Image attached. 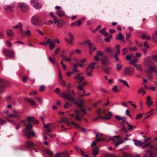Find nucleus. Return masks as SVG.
I'll return each instance as SVG.
<instances>
[{
	"mask_svg": "<svg viewBox=\"0 0 157 157\" xmlns=\"http://www.w3.org/2000/svg\"><path fill=\"white\" fill-rule=\"evenodd\" d=\"M32 24L35 26H39L42 24V21L40 18L37 15H33L31 18Z\"/></svg>",
	"mask_w": 157,
	"mask_h": 157,
	"instance_id": "1",
	"label": "nucleus"
},
{
	"mask_svg": "<svg viewBox=\"0 0 157 157\" xmlns=\"http://www.w3.org/2000/svg\"><path fill=\"white\" fill-rule=\"evenodd\" d=\"M81 111L83 113V114L81 115H80V111L77 109H75V113L76 114L75 119L76 120L80 121H81V119L83 118L84 115L86 114L87 112L86 110L84 108H82Z\"/></svg>",
	"mask_w": 157,
	"mask_h": 157,
	"instance_id": "2",
	"label": "nucleus"
},
{
	"mask_svg": "<svg viewBox=\"0 0 157 157\" xmlns=\"http://www.w3.org/2000/svg\"><path fill=\"white\" fill-rule=\"evenodd\" d=\"M67 93H66L65 91L62 93V94L64 98H66L70 101H74L75 100V98L73 96L71 95L70 90L67 89Z\"/></svg>",
	"mask_w": 157,
	"mask_h": 157,
	"instance_id": "3",
	"label": "nucleus"
},
{
	"mask_svg": "<svg viewBox=\"0 0 157 157\" xmlns=\"http://www.w3.org/2000/svg\"><path fill=\"white\" fill-rule=\"evenodd\" d=\"M10 83L7 81L0 79V93H2L4 91L5 87L9 86Z\"/></svg>",
	"mask_w": 157,
	"mask_h": 157,
	"instance_id": "4",
	"label": "nucleus"
},
{
	"mask_svg": "<svg viewBox=\"0 0 157 157\" xmlns=\"http://www.w3.org/2000/svg\"><path fill=\"white\" fill-rule=\"evenodd\" d=\"M134 71V68L130 67H126L124 70V74L126 76H131Z\"/></svg>",
	"mask_w": 157,
	"mask_h": 157,
	"instance_id": "5",
	"label": "nucleus"
},
{
	"mask_svg": "<svg viewBox=\"0 0 157 157\" xmlns=\"http://www.w3.org/2000/svg\"><path fill=\"white\" fill-rule=\"evenodd\" d=\"M18 8L20 9L23 12H25L28 10V6L26 4L24 3H19L17 5Z\"/></svg>",
	"mask_w": 157,
	"mask_h": 157,
	"instance_id": "6",
	"label": "nucleus"
},
{
	"mask_svg": "<svg viewBox=\"0 0 157 157\" xmlns=\"http://www.w3.org/2000/svg\"><path fill=\"white\" fill-rule=\"evenodd\" d=\"M15 6V5L12 4L10 5H5L4 6L5 10L6 12H13V9Z\"/></svg>",
	"mask_w": 157,
	"mask_h": 157,
	"instance_id": "7",
	"label": "nucleus"
},
{
	"mask_svg": "<svg viewBox=\"0 0 157 157\" xmlns=\"http://www.w3.org/2000/svg\"><path fill=\"white\" fill-rule=\"evenodd\" d=\"M3 53L5 56L9 58H11L14 56V53L12 51L5 49L3 50Z\"/></svg>",
	"mask_w": 157,
	"mask_h": 157,
	"instance_id": "8",
	"label": "nucleus"
},
{
	"mask_svg": "<svg viewBox=\"0 0 157 157\" xmlns=\"http://www.w3.org/2000/svg\"><path fill=\"white\" fill-rule=\"evenodd\" d=\"M101 63L102 65H109L110 64V63L109 62V57L107 56H105L101 58Z\"/></svg>",
	"mask_w": 157,
	"mask_h": 157,
	"instance_id": "9",
	"label": "nucleus"
},
{
	"mask_svg": "<svg viewBox=\"0 0 157 157\" xmlns=\"http://www.w3.org/2000/svg\"><path fill=\"white\" fill-rule=\"evenodd\" d=\"M34 145V144L30 141H28L26 142V145L24 147L26 148H28L29 150H31V148Z\"/></svg>",
	"mask_w": 157,
	"mask_h": 157,
	"instance_id": "10",
	"label": "nucleus"
},
{
	"mask_svg": "<svg viewBox=\"0 0 157 157\" xmlns=\"http://www.w3.org/2000/svg\"><path fill=\"white\" fill-rule=\"evenodd\" d=\"M94 44L93 43L89 46V48L90 49L89 53L90 55H92V52L94 51L97 49L94 46Z\"/></svg>",
	"mask_w": 157,
	"mask_h": 157,
	"instance_id": "11",
	"label": "nucleus"
},
{
	"mask_svg": "<svg viewBox=\"0 0 157 157\" xmlns=\"http://www.w3.org/2000/svg\"><path fill=\"white\" fill-rule=\"evenodd\" d=\"M107 65H103L101 66V68L102 70L107 74H109V70L111 69L110 67H108L106 66Z\"/></svg>",
	"mask_w": 157,
	"mask_h": 157,
	"instance_id": "12",
	"label": "nucleus"
},
{
	"mask_svg": "<svg viewBox=\"0 0 157 157\" xmlns=\"http://www.w3.org/2000/svg\"><path fill=\"white\" fill-rule=\"evenodd\" d=\"M70 123L71 124H72V125H74V126H75V127H76V128L81 129L82 130V132H86V129L84 128L80 127L78 124H77L75 121H72Z\"/></svg>",
	"mask_w": 157,
	"mask_h": 157,
	"instance_id": "13",
	"label": "nucleus"
},
{
	"mask_svg": "<svg viewBox=\"0 0 157 157\" xmlns=\"http://www.w3.org/2000/svg\"><path fill=\"white\" fill-rule=\"evenodd\" d=\"M151 98L149 96H148L147 98L146 104L148 107H149L153 103V101H151Z\"/></svg>",
	"mask_w": 157,
	"mask_h": 157,
	"instance_id": "14",
	"label": "nucleus"
},
{
	"mask_svg": "<svg viewBox=\"0 0 157 157\" xmlns=\"http://www.w3.org/2000/svg\"><path fill=\"white\" fill-rule=\"evenodd\" d=\"M147 152L149 153L148 155L147 154H145L144 155V157H153L154 156V153L152 152L151 150H149L146 151Z\"/></svg>",
	"mask_w": 157,
	"mask_h": 157,
	"instance_id": "15",
	"label": "nucleus"
},
{
	"mask_svg": "<svg viewBox=\"0 0 157 157\" xmlns=\"http://www.w3.org/2000/svg\"><path fill=\"white\" fill-rule=\"evenodd\" d=\"M152 64V62L149 58H147L145 60V64L147 66L151 65Z\"/></svg>",
	"mask_w": 157,
	"mask_h": 157,
	"instance_id": "16",
	"label": "nucleus"
},
{
	"mask_svg": "<svg viewBox=\"0 0 157 157\" xmlns=\"http://www.w3.org/2000/svg\"><path fill=\"white\" fill-rule=\"evenodd\" d=\"M133 141L134 142V144L137 146H140L143 144V143L140 140H137L135 139H133Z\"/></svg>",
	"mask_w": 157,
	"mask_h": 157,
	"instance_id": "17",
	"label": "nucleus"
},
{
	"mask_svg": "<svg viewBox=\"0 0 157 157\" xmlns=\"http://www.w3.org/2000/svg\"><path fill=\"white\" fill-rule=\"evenodd\" d=\"M56 13L57 15L60 17H62L65 15L64 12L61 10H57Z\"/></svg>",
	"mask_w": 157,
	"mask_h": 157,
	"instance_id": "18",
	"label": "nucleus"
},
{
	"mask_svg": "<svg viewBox=\"0 0 157 157\" xmlns=\"http://www.w3.org/2000/svg\"><path fill=\"white\" fill-rule=\"evenodd\" d=\"M29 133L27 132L25 133V135L27 136L28 138H30L31 136L33 137L35 136V134L33 131L29 132Z\"/></svg>",
	"mask_w": 157,
	"mask_h": 157,
	"instance_id": "19",
	"label": "nucleus"
},
{
	"mask_svg": "<svg viewBox=\"0 0 157 157\" xmlns=\"http://www.w3.org/2000/svg\"><path fill=\"white\" fill-rule=\"evenodd\" d=\"M81 24V22H80V20H78L77 21H75L71 23L70 26H80Z\"/></svg>",
	"mask_w": 157,
	"mask_h": 157,
	"instance_id": "20",
	"label": "nucleus"
},
{
	"mask_svg": "<svg viewBox=\"0 0 157 157\" xmlns=\"http://www.w3.org/2000/svg\"><path fill=\"white\" fill-rule=\"evenodd\" d=\"M101 118L104 120H109L110 119V117H106L105 116H104V117H103L101 115H99L98 117L95 118L93 121H96L98 120L99 118Z\"/></svg>",
	"mask_w": 157,
	"mask_h": 157,
	"instance_id": "21",
	"label": "nucleus"
},
{
	"mask_svg": "<svg viewBox=\"0 0 157 157\" xmlns=\"http://www.w3.org/2000/svg\"><path fill=\"white\" fill-rule=\"evenodd\" d=\"M25 130L27 132H29L31 131L33 127V125L30 124H26Z\"/></svg>",
	"mask_w": 157,
	"mask_h": 157,
	"instance_id": "22",
	"label": "nucleus"
},
{
	"mask_svg": "<svg viewBox=\"0 0 157 157\" xmlns=\"http://www.w3.org/2000/svg\"><path fill=\"white\" fill-rule=\"evenodd\" d=\"M25 100L28 101L31 104V105L33 106L36 105V102L33 100H31L29 98H25Z\"/></svg>",
	"mask_w": 157,
	"mask_h": 157,
	"instance_id": "23",
	"label": "nucleus"
},
{
	"mask_svg": "<svg viewBox=\"0 0 157 157\" xmlns=\"http://www.w3.org/2000/svg\"><path fill=\"white\" fill-rule=\"evenodd\" d=\"M6 33L7 36L9 37H13V33L12 30L9 29L6 31Z\"/></svg>",
	"mask_w": 157,
	"mask_h": 157,
	"instance_id": "24",
	"label": "nucleus"
},
{
	"mask_svg": "<svg viewBox=\"0 0 157 157\" xmlns=\"http://www.w3.org/2000/svg\"><path fill=\"white\" fill-rule=\"evenodd\" d=\"M27 120L29 124H30L31 123H33L34 121L35 117H33L28 116L27 117Z\"/></svg>",
	"mask_w": 157,
	"mask_h": 157,
	"instance_id": "25",
	"label": "nucleus"
},
{
	"mask_svg": "<svg viewBox=\"0 0 157 157\" xmlns=\"http://www.w3.org/2000/svg\"><path fill=\"white\" fill-rule=\"evenodd\" d=\"M98 149L99 148L97 147L96 146L94 147L92 151V153L94 155L96 156L98 154Z\"/></svg>",
	"mask_w": 157,
	"mask_h": 157,
	"instance_id": "26",
	"label": "nucleus"
},
{
	"mask_svg": "<svg viewBox=\"0 0 157 157\" xmlns=\"http://www.w3.org/2000/svg\"><path fill=\"white\" fill-rule=\"evenodd\" d=\"M92 70H89L86 69L85 70L86 73L88 76H92L93 74L92 73Z\"/></svg>",
	"mask_w": 157,
	"mask_h": 157,
	"instance_id": "27",
	"label": "nucleus"
},
{
	"mask_svg": "<svg viewBox=\"0 0 157 157\" xmlns=\"http://www.w3.org/2000/svg\"><path fill=\"white\" fill-rule=\"evenodd\" d=\"M123 39H124V37L121 33H119L116 38V40H122Z\"/></svg>",
	"mask_w": 157,
	"mask_h": 157,
	"instance_id": "28",
	"label": "nucleus"
},
{
	"mask_svg": "<svg viewBox=\"0 0 157 157\" xmlns=\"http://www.w3.org/2000/svg\"><path fill=\"white\" fill-rule=\"evenodd\" d=\"M63 118L64 120V123L66 124L67 126L70 127L71 125L70 124V123L69 122V119L67 117H63Z\"/></svg>",
	"mask_w": 157,
	"mask_h": 157,
	"instance_id": "29",
	"label": "nucleus"
},
{
	"mask_svg": "<svg viewBox=\"0 0 157 157\" xmlns=\"http://www.w3.org/2000/svg\"><path fill=\"white\" fill-rule=\"evenodd\" d=\"M7 117L10 118L17 117L19 118V116L17 114H10L7 115Z\"/></svg>",
	"mask_w": 157,
	"mask_h": 157,
	"instance_id": "30",
	"label": "nucleus"
},
{
	"mask_svg": "<svg viewBox=\"0 0 157 157\" xmlns=\"http://www.w3.org/2000/svg\"><path fill=\"white\" fill-rule=\"evenodd\" d=\"M119 81L120 82H123V84H124V85L125 86H127L128 88H129L130 87L129 85L127 83L126 81L123 80L121 79H119Z\"/></svg>",
	"mask_w": 157,
	"mask_h": 157,
	"instance_id": "31",
	"label": "nucleus"
},
{
	"mask_svg": "<svg viewBox=\"0 0 157 157\" xmlns=\"http://www.w3.org/2000/svg\"><path fill=\"white\" fill-rule=\"evenodd\" d=\"M55 45V43L54 41H52L49 45L50 49L51 50L53 49Z\"/></svg>",
	"mask_w": 157,
	"mask_h": 157,
	"instance_id": "32",
	"label": "nucleus"
},
{
	"mask_svg": "<svg viewBox=\"0 0 157 157\" xmlns=\"http://www.w3.org/2000/svg\"><path fill=\"white\" fill-rule=\"evenodd\" d=\"M150 146V149H152L154 147L153 146L150 145V144L149 143H147L143 146L142 147V148H146L148 147V146Z\"/></svg>",
	"mask_w": 157,
	"mask_h": 157,
	"instance_id": "33",
	"label": "nucleus"
},
{
	"mask_svg": "<svg viewBox=\"0 0 157 157\" xmlns=\"http://www.w3.org/2000/svg\"><path fill=\"white\" fill-rule=\"evenodd\" d=\"M123 157H132V155H131L128 153L124 152L122 155Z\"/></svg>",
	"mask_w": 157,
	"mask_h": 157,
	"instance_id": "34",
	"label": "nucleus"
},
{
	"mask_svg": "<svg viewBox=\"0 0 157 157\" xmlns=\"http://www.w3.org/2000/svg\"><path fill=\"white\" fill-rule=\"evenodd\" d=\"M18 32H19L21 36L23 37L25 36V33L23 32L22 29L20 28L18 31Z\"/></svg>",
	"mask_w": 157,
	"mask_h": 157,
	"instance_id": "35",
	"label": "nucleus"
},
{
	"mask_svg": "<svg viewBox=\"0 0 157 157\" xmlns=\"http://www.w3.org/2000/svg\"><path fill=\"white\" fill-rule=\"evenodd\" d=\"M94 68V66L91 63L86 68V69H87L89 70H92L93 71V69Z\"/></svg>",
	"mask_w": 157,
	"mask_h": 157,
	"instance_id": "36",
	"label": "nucleus"
},
{
	"mask_svg": "<svg viewBox=\"0 0 157 157\" xmlns=\"http://www.w3.org/2000/svg\"><path fill=\"white\" fill-rule=\"evenodd\" d=\"M38 2L37 0H33L31 1V4L33 6H35Z\"/></svg>",
	"mask_w": 157,
	"mask_h": 157,
	"instance_id": "37",
	"label": "nucleus"
},
{
	"mask_svg": "<svg viewBox=\"0 0 157 157\" xmlns=\"http://www.w3.org/2000/svg\"><path fill=\"white\" fill-rule=\"evenodd\" d=\"M134 67H136L138 70L140 71H142V66L140 65H135Z\"/></svg>",
	"mask_w": 157,
	"mask_h": 157,
	"instance_id": "38",
	"label": "nucleus"
},
{
	"mask_svg": "<svg viewBox=\"0 0 157 157\" xmlns=\"http://www.w3.org/2000/svg\"><path fill=\"white\" fill-rule=\"evenodd\" d=\"M71 104L70 103L66 101L65 102V104L63 106L64 108L66 109L68 108V107L70 106H71Z\"/></svg>",
	"mask_w": 157,
	"mask_h": 157,
	"instance_id": "39",
	"label": "nucleus"
},
{
	"mask_svg": "<svg viewBox=\"0 0 157 157\" xmlns=\"http://www.w3.org/2000/svg\"><path fill=\"white\" fill-rule=\"evenodd\" d=\"M95 138H96V140H95V142H96L97 143L101 141V139L98 138V133L96 132H95Z\"/></svg>",
	"mask_w": 157,
	"mask_h": 157,
	"instance_id": "40",
	"label": "nucleus"
},
{
	"mask_svg": "<svg viewBox=\"0 0 157 157\" xmlns=\"http://www.w3.org/2000/svg\"><path fill=\"white\" fill-rule=\"evenodd\" d=\"M122 65L120 64H117L116 65V69L117 71H120L122 68Z\"/></svg>",
	"mask_w": 157,
	"mask_h": 157,
	"instance_id": "41",
	"label": "nucleus"
},
{
	"mask_svg": "<svg viewBox=\"0 0 157 157\" xmlns=\"http://www.w3.org/2000/svg\"><path fill=\"white\" fill-rule=\"evenodd\" d=\"M137 60L136 59H134L130 62V63L131 65H133L134 66L135 65H136L135 63L137 62Z\"/></svg>",
	"mask_w": 157,
	"mask_h": 157,
	"instance_id": "42",
	"label": "nucleus"
},
{
	"mask_svg": "<svg viewBox=\"0 0 157 157\" xmlns=\"http://www.w3.org/2000/svg\"><path fill=\"white\" fill-rule=\"evenodd\" d=\"M57 27L59 28H60L62 27L64 25V22H59L57 23Z\"/></svg>",
	"mask_w": 157,
	"mask_h": 157,
	"instance_id": "43",
	"label": "nucleus"
},
{
	"mask_svg": "<svg viewBox=\"0 0 157 157\" xmlns=\"http://www.w3.org/2000/svg\"><path fill=\"white\" fill-rule=\"evenodd\" d=\"M113 90L115 93H118L119 91L117 90V87L116 85L114 86L112 88Z\"/></svg>",
	"mask_w": 157,
	"mask_h": 157,
	"instance_id": "44",
	"label": "nucleus"
},
{
	"mask_svg": "<svg viewBox=\"0 0 157 157\" xmlns=\"http://www.w3.org/2000/svg\"><path fill=\"white\" fill-rule=\"evenodd\" d=\"M44 152L47 153L48 155H52L53 153L52 151H50L48 149H46L44 151Z\"/></svg>",
	"mask_w": 157,
	"mask_h": 157,
	"instance_id": "45",
	"label": "nucleus"
},
{
	"mask_svg": "<svg viewBox=\"0 0 157 157\" xmlns=\"http://www.w3.org/2000/svg\"><path fill=\"white\" fill-rule=\"evenodd\" d=\"M126 124L129 127L128 130L131 131L133 129V126L130 124L128 122H126Z\"/></svg>",
	"mask_w": 157,
	"mask_h": 157,
	"instance_id": "46",
	"label": "nucleus"
},
{
	"mask_svg": "<svg viewBox=\"0 0 157 157\" xmlns=\"http://www.w3.org/2000/svg\"><path fill=\"white\" fill-rule=\"evenodd\" d=\"M73 40L72 39H68L67 38L65 39L66 41L69 44H72V40Z\"/></svg>",
	"mask_w": 157,
	"mask_h": 157,
	"instance_id": "47",
	"label": "nucleus"
},
{
	"mask_svg": "<svg viewBox=\"0 0 157 157\" xmlns=\"http://www.w3.org/2000/svg\"><path fill=\"white\" fill-rule=\"evenodd\" d=\"M53 22V21H52L51 20H50L48 21L47 22H44V24L47 25H51V24H52Z\"/></svg>",
	"mask_w": 157,
	"mask_h": 157,
	"instance_id": "48",
	"label": "nucleus"
},
{
	"mask_svg": "<svg viewBox=\"0 0 157 157\" xmlns=\"http://www.w3.org/2000/svg\"><path fill=\"white\" fill-rule=\"evenodd\" d=\"M59 82L60 83V84L62 85L63 86H67V85L66 84L65 82L62 79H61V80L59 81Z\"/></svg>",
	"mask_w": 157,
	"mask_h": 157,
	"instance_id": "49",
	"label": "nucleus"
},
{
	"mask_svg": "<svg viewBox=\"0 0 157 157\" xmlns=\"http://www.w3.org/2000/svg\"><path fill=\"white\" fill-rule=\"evenodd\" d=\"M33 7L36 9H39L41 7V5L40 3H38V2L37 4L35 5V6Z\"/></svg>",
	"mask_w": 157,
	"mask_h": 157,
	"instance_id": "50",
	"label": "nucleus"
},
{
	"mask_svg": "<svg viewBox=\"0 0 157 157\" xmlns=\"http://www.w3.org/2000/svg\"><path fill=\"white\" fill-rule=\"evenodd\" d=\"M142 114L141 113H139L137 114L136 117V120H138L141 118L142 117Z\"/></svg>",
	"mask_w": 157,
	"mask_h": 157,
	"instance_id": "51",
	"label": "nucleus"
},
{
	"mask_svg": "<svg viewBox=\"0 0 157 157\" xmlns=\"http://www.w3.org/2000/svg\"><path fill=\"white\" fill-rule=\"evenodd\" d=\"M120 45H117L116 46V51L118 54L120 53Z\"/></svg>",
	"mask_w": 157,
	"mask_h": 157,
	"instance_id": "52",
	"label": "nucleus"
},
{
	"mask_svg": "<svg viewBox=\"0 0 157 157\" xmlns=\"http://www.w3.org/2000/svg\"><path fill=\"white\" fill-rule=\"evenodd\" d=\"M128 48L131 52L135 51L137 49V48L136 47H134V48H129L128 47Z\"/></svg>",
	"mask_w": 157,
	"mask_h": 157,
	"instance_id": "53",
	"label": "nucleus"
},
{
	"mask_svg": "<svg viewBox=\"0 0 157 157\" xmlns=\"http://www.w3.org/2000/svg\"><path fill=\"white\" fill-rule=\"evenodd\" d=\"M85 90L83 91V94H81L80 95V96L81 97H83L84 96H89L90 95V93H88L87 94H85Z\"/></svg>",
	"mask_w": 157,
	"mask_h": 157,
	"instance_id": "54",
	"label": "nucleus"
},
{
	"mask_svg": "<svg viewBox=\"0 0 157 157\" xmlns=\"http://www.w3.org/2000/svg\"><path fill=\"white\" fill-rule=\"evenodd\" d=\"M122 127L121 128L122 130L125 133H127L128 131L126 129L124 125L122 126Z\"/></svg>",
	"mask_w": 157,
	"mask_h": 157,
	"instance_id": "55",
	"label": "nucleus"
},
{
	"mask_svg": "<svg viewBox=\"0 0 157 157\" xmlns=\"http://www.w3.org/2000/svg\"><path fill=\"white\" fill-rule=\"evenodd\" d=\"M98 55L102 56H103V53L101 51H98L97 52Z\"/></svg>",
	"mask_w": 157,
	"mask_h": 157,
	"instance_id": "56",
	"label": "nucleus"
},
{
	"mask_svg": "<svg viewBox=\"0 0 157 157\" xmlns=\"http://www.w3.org/2000/svg\"><path fill=\"white\" fill-rule=\"evenodd\" d=\"M45 88V86L44 85H42L40 86V88L39 89V90L40 91L42 92L44 90V89Z\"/></svg>",
	"mask_w": 157,
	"mask_h": 157,
	"instance_id": "57",
	"label": "nucleus"
},
{
	"mask_svg": "<svg viewBox=\"0 0 157 157\" xmlns=\"http://www.w3.org/2000/svg\"><path fill=\"white\" fill-rule=\"evenodd\" d=\"M128 49V48H124L122 49L123 55H125L127 53Z\"/></svg>",
	"mask_w": 157,
	"mask_h": 157,
	"instance_id": "58",
	"label": "nucleus"
},
{
	"mask_svg": "<svg viewBox=\"0 0 157 157\" xmlns=\"http://www.w3.org/2000/svg\"><path fill=\"white\" fill-rule=\"evenodd\" d=\"M68 35L70 36V39L74 40V38L72 34L71 33H68Z\"/></svg>",
	"mask_w": 157,
	"mask_h": 157,
	"instance_id": "59",
	"label": "nucleus"
},
{
	"mask_svg": "<svg viewBox=\"0 0 157 157\" xmlns=\"http://www.w3.org/2000/svg\"><path fill=\"white\" fill-rule=\"evenodd\" d=\"M27 78V76H23L22 77V80L23 82L24 83H25L26 82Z\"/></svg>",
	"mask_w": 157,
	"mask_h": 157,
	"instance_id": "60",
	"label": "nucleus"
},
{
	"mask_svg": "<svg viewBox=\"0 0 157 157\" xmlns=\"http://www.w3.org/2000/svg\"><path fill=\"white\" fill-rule=\"evenodd\" d=\"M125 114L126 115H128L130 117L131 119L132 118L131 115L129 113V110L128 109H127L126 110V112H125Z\"/></svg>",
	"mask_w": 157,
	"mask_h": 157,
	"instance_id": "61",
	"label": "nucleus"
},
{
	"mask_svg": "<svg viewBox=\"0 0 157 157\" xmlns=\"http://www.w3.org/2000/svg\"><path fill=\"white\" fill-rule=\"evenodd\" d=\"M63 60L64 61H66L68 62L70 61L71 60V58H69L67 57L66 56L63 59Z\"/></svg>",
	"mask_w": 157,
	"mask_h": 157,
	"instance_id": "62",
	"label": "nucleus"
},
{
	"mask_svg": "<svg viewBox=\"0 0 157 157\" xmlns=\"http://www.w3.org/2000/svg\"><path fill=\"white\" fill-rule=\"evenodd\" d=\"M104 157H113V154H107L104 155Z\"/></svg>",
	"mask_w": 157,
	"mask_h": 157,
	"instance_id": "63",
	"label": "nucleus"
},
{
	"mask_svg": "<svg viewBox=\"0 0 157 157\" xmlns=\"http://www.w3.org/2000/svg\"><path fill=\"white\" fill-rule=\"evenodd\" d=\"M152 58L155 60V62L157 63V53L154 55L152 56Z\"/></svg>",
	"mask_w": 157,
	"mask_h": 157,
	"instance_id": "64",
	"label": "nucleus"
}]
</instances>
